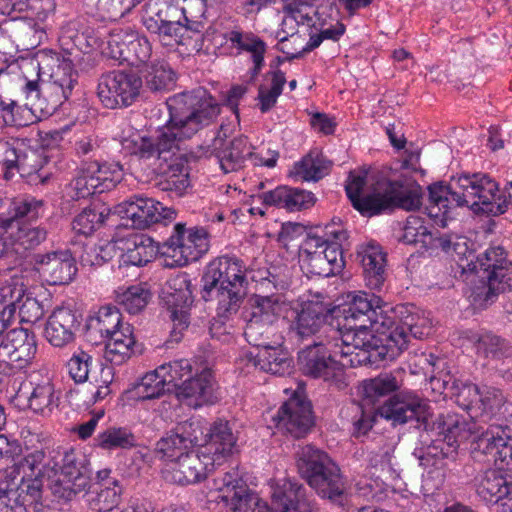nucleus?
<instances>
[{
    "mask_svg": "<svg viewBox=\"0 0 512 512\" xmlns=\"http://www.w3.org/2000/svg\"><path fill=\"white\" fill-rule=\"evenodd\" d=\"M104 218V211L97 207L84 209L74 218L72 229L80 235H91L104 222Z\"/></svg>",
    "mask_w": 512,
    "mask_h": 512,
    "instance_id": "obj_64",
    "label": "nucleus"
},
{
    "mask_svg": "<svg viewBox=\"0 0 512 512\" xmlns=\"http://www.w3.org/2000/svg\"><path fill=\"white\" fill-rule=\"evenodd\" d=\"M142 79L133 71H110L98 80L97 95L109 108L128 107L139 97Z\"/></svg>",
    "mask_w": 512,
    "mask_h": 512,
    "instance_id": "obj_9",
    "label": "nucleus"
},
{
    "mask_svg": "<svg viewBox=\"0 0 512 512\" xmlns=\"http://www.w3.org/2000/svg\"><path fill=\"white\" fill-rule=\"evenodd\" d=\"M422 197V188L416 182L400 183L385 180L380 182L376 210H379V214L395 208L406 211L417 210L422 205Z\"/></svg>",
    "mask_w": 512,
    "mask_h": 512,
    "instance_id": "obj_20",
    "label": "nucleus"
},
{
    "mask_svg": "<svg viewBox=\"0 0 512 512\" xmlns=\"http://www.w3.org/2000/svg\"><path fill=\"white\" fill-rule=\"evenodd\" d=\"M27 401L28 408L42 415L50 414L58 406V397L49 379L34 384Z\"/></svg>",
    "mask_w": 512,
    "mask_h": 512,
    "instance_id": "obj_46",
    "label": "nucleus"
},
{
    "mask_svg": "<svg viewBox=\"0 0 512 512\" xmlns=\"http://www.w3.org/2000/svg\"><path fill=\"white\" fill-rule=\"evenodd\" d=\"M324 336L308 343L298 353L300 370L307 376L329 381L341 373L342 361L336 360L335 351L324 344Z\"/></svg>",
    "mask_w": 512,
    "mask_h": 512,
    "instance_id": "obj_12",
    "label": "nucleus"
},
{
    "mask_svg": "<svg viewBox=\"0 0 512 512\" xmlns=\"http://www.w3.org/2000/svg\"><path fill=\"white\" fill-rule=\"evenodd\" d=\"M342 323L337 319L336 326L331 324L325 328L324 344L340 356L343 366L374 365L389 359L384 340H380L367 328L345 329Z\"/></svg>",
    "mask_w": 512,
    "mask_h": 512,
    "instance_id": "obj_6",
    "label": "nucleus"
},
{
    "mask_svg": "<svg viewBox=\"0 0 512 512\" xmlns=\"http://www.w3.org/2000/svg\"><path fill=\"white\" fill-rule=\"evenodd\" d=\"M170 392L172 391L158 368L153 372L147 373L135 387L137 397L142 400L159 398L163 394Z\"/></svg>",
    "mask_w": 512,
    "mask_h": 512,
    "instance_id": "obj_56",
    "label": "nucleus"
},
{
    "mask_svg": "<svg viewBox=\"0 0 512 512\" xmlns=\"http://www.w3.org/2000/svg\"><path fill=\"white\" fill-rule=\"evenodd\" d=\"M324 160L308 154L294 165L292 174L303 181H318L326 174Z\"/></svg>",
    "mask_w": 512,
    "mask_h": 512,
    "instance_id": "obj_63",
    "label": "nucleus"
},
{
    "mask_svg": "<svg viewBox=\"0 0 512 512\" xmlns=\"http://www.w3.org/2000/svg\"><path fill=\"white\" fill-rule=\"evenodd\" d=\"M57 466L58 462L52 459L46 460V454L42 449L34 450L26 453L14 463L13 470L9 476L13 477L12 475L16 473L17 476L22 477V480L36 476L50 479L51 472Z\"/></svg>",
    "mask_w": 512,
    "mask_h": 512,
    "instance_id": "obj_38",
    "label": "nucleus"
},
{
    "mask_svg": "<svg viewBox=\"0 0 512 512\" xmlns=\"http://www.w3.org/2000/svg\"><path fill=\"white\" fill-rule=\"evenodd\" d=\"M82 163L86 167V172L93 176L99 193L114 188L121 177L122 167L119 163L100 162L99 159Z\"/></svg>",
    "mask_w": 512,
    "mask_h": 512,
    "instance_id": "obj_45",
    "label": "nucleus"
},
{
    "mask_svg": "<svg viewBox=\"0 0 512 512\" xmlns=\"http://www.w3.org/2000/svg\"><path fill=\"white\" fill-rule=\"evenodd\" d=\"M479 285L472 289L475 304L488 306L495 302L497 296L512 290V262H504V266L489 270L478 278Z\"/></svg>",
    "mask_w": 512,
    "mask_h": 512,
    "instance_id": "obj_25",
    "label": "nucleus"
},
{
    "mask_svg": "<svg viewBox=\"0 0 512 512\" xmlns=\"http://www.w3.org/2000/svg\"><path fill=\"white\" fill-rule=\"evenodd\" d=\"M123 253L120 256L122 265L143 266L152 261L160 250L154 240L144 234L131 235L122 240Z\"/></svg>",
    "mask_w": 512,
    "mask_h": 512,
    "instance_id": "obj_34",
    "label": "nucleus"
},
{
    "mask_svg": "<svg viewBox=\"0 0 512 512\" xmlns=\"http://www.w3.org/2000/svg\"><path fill=\"white\" fill-rule=\"evenodd\" d=\"M267 343L255 345L259 347L257 354L251 359L255 367L273 375L283 376L290 374L293 368V360L289 353L281 347V337L266 340Z\"/></svg>",
    "mask_w": 512,
    "mask_h": 512,
    "instance_id": "obj_29",
    "label": "nucleus"
},
{
    "mask_svg": "<svg viewBox=\"0 0 512 512\" xmlns=\"http://www.w3.org/2000/svg\"><path fill=\"white\" fill-rule=\"evenodd\" d=\"M225 38L232 46L251 53L254 64L251 78H255L263 66L265 43L252 33H244L240 30L226 32Z\"/></svg>",
    "mask_w": 512,
    "mask_h": 512,
    "instance_id": "obj_43",
    "label": "nucleus"
},
{
    "mask_svg": "<svg viewBox=\"0 0 512 512\" xmlns=\"http://www.w3.org/2000/svg\"><path fill=\"white\" fill-rule=\"evenodd\" d=\"M202 283V298L216 301L217 315L222 318L237 313L247 294L245 268L236 258L222 256L211 261Z\"/></svg>",
    "mask_w": 512,
    "mask_h": 512,
    "instance_id": "obj_3",
    "label": "nucleus"
},
{
    "mask_svg": "<svg viewBox=\"0 0 512 512\" xmlns=\"http://www.w3.org/2000/svg\"><path fill=\"white\" fill-rule=\"evenodd\" d=\"M330 309L321 301H306L299 310H295L290 321L288 333L294 341L304 344L325 335L327 317Z\"/></svg>",
    "mask_w": 512,
    "mask_h": 512,
    "instance_id": "obj_13",
    "label": "nucleus"
},
{
    "mask_svg": "<svg viewBox=\"0 0 512 512\" xmlns=\"http://www.w3.org/2000/svg\"><path fill=\"white\" fill-rule=\"evenodd\" d=\"M144 79L147 88L153 92L169 89L174 82V73L164 62L146 64Z\"/></svg>",
    "mask_w": 512,
    "mask_h": 512,
    "instance_id": "obj_54",
    "label": "nucleus"
},
{
    "mask_svg": "<svg viewBox=\"0 0 512 512\" xmlns=\"http://www.w3.org/2000/svg\"><path fill=\"white\" fill-rule=\"evenodd\" d=\"M208 234L203 228H189L178 223L173 234L160 247L166 267H182L197 261L208 251Z\"/></svg>",
    "mask_w": 512,
    "mask_h": 512,
    "instance_id": "obj_8",
    "label": "nucleus"
},
{
    "mask_svg": "<svg viewBox=\"0 0 512 512\" xmlns=\"http://www.w3.org/2000/svg\"><path fill=\"white\" fill-rule=\"evenodd\" d=\"M430 331L429 321L425 317L408 309L402 311L397 326L385 339L389 360L395 359L407 348L410 337L422 339Z\"/></svg>",
    "mask_w": 512,
    "mask_h": 512,
    "instance_id": "obj_22",
    "label": "nucleus"
},
{
    "mask_svg": "<svg viewBox=\"0 0 512 512\" xmlns=\"http://www.w3.org/2000/svg\"><path fill=\"white\" fill-rule=\"evenodd\" d=\"M150 297L149 290L140 285H133L118 293L116 302L128 313L137 314L147 306Z\"/></svg>",
    "mask_w": 512,
    "mask_h": 512,
    "instance_id": "obj_57",
    "label": "nucleus"
},
{
    "mask_svg": "<svg viewBox=\"0 0 512 512\" xmlns=\"http://www.w3.org/2000/svg\"><path fill=\"white\" fill-rule=\"evenodd\" d=\"M366 184V173L364 172H350L345 190L348 198L350 199L353 207L359 211L363 216L371 217L379 214L376 210V204L380 194V182L378 187L373 192L361 197L360 193Z\"/></svg>",
    "mask_w": 512,
    "mask_h": 512,
    "instance_id": "obj_35",
    "label": "nucleus"
},
{
    "mask_svg": "<svg viewBox=\"0 0 512 512\" xmlns=\"http://www.w3.org/2000/svg\"><path fill=\"white\" fill-rule=\"evenodd\" d=\"M476 492L487 503H497L512 494V485L496 470H487L478 479Z\"/></svg>",
    "mask_w": 512,
    "mask_h": 512,
    "instance_id": "obj_42",
    "label": "nucleus"
},
{
    "mask_svg": "<svg viewBox=\"0 0 512 512\" xmlns=\"http://www.w3.org/2000/svg\"><path fill=\"white\" fill-rule=\"evenodd\" d=\"M217 465L213 456L202 454L199 446L170 464L165 471V477L179 485L195 484L204 480Z\"/></svg>",
    "mask_w": 512,
    "mask_h": 512,
    "instance_id": "obj_19",
    "label": "nucleus"
},
{
    "mask_svg": "<svg viewBox=\"0 0 512 512\" xmlns=\"http://www.w3.org/2000/svg\"><path fill=\"white\" fill-rule=\"evenodd\" d=\"M274 420L278 428L294 438H302L314 425L311 403L294 395L283 403Z\"/></svg>",
    "mask_w": 512,
    "mask_h": 512,
    "instance_id": "obj_23",
    "label": "nucleus"
},
{
    "mask_svg": "<svg viewBox=\"0 0 512 512\" xmlns=\"http://www.w3.org/2000/svg\"><path fill=\"white\" fill-rule=\"evenodd\" d=\"M36 352L34 333L25 328H15L8 331L0 342V363L4 369L21 370L31 364Z\"/></svg>",
    "mask_w": 512,
    "mask_h": 512,
    "instance_id": "obj_16",
    "label": "nucleus"
},
{
    "mask_svg": "<svg viewBox=\"0 0 512 512\" xmlns=\"http://www.w3.org/2000/svg\"><path fill=\"white\" fill-rule=\"evenodd\" d=\"M498 185L485 174H464L454 179L449 186H429L427 207L430 217L445 215L452 206H467L475 213L499 215L506 211L508 203L501 201Z\"/></svg>",
    "mask_w": 512,
    "mask_h": 512,
    "instance_id": "obj_2",
    "label": "nucleus"
},
{
    "mask_svg": "<svg viewBox=\"0 0 512 512\" xmlns=\"http://www.w3.org/2000/svg\"><path fill=\"white\" fill-rule=\"evenodd\" d=\"M382 417L391 421L392 425H402L416 421L426 429L429 405L421 397L411 392H402L387 400L379 409Z\"/></svg>",
    "mask_w": 512,
    "mask_h": 512,
    "instance_id": "obj_17",
    "label": "nucleus"
},
{
    "mask_svg": "<svg viewBox=\"0 0 512 512\" xmlns=\"http://www.w3.org/2000/svg\"><path fill=\"white\" fill-rule=\"evenodd\" d=\"M162 301L173 322L171 337L178 342L189 326V309L193 303L191 281L187 274H177L167 281L162 291Z\"/></svg>",
    "mask_w": 512,
    "mask_h": 512,
    "instance_id": "obj_11",
    "label": "nucleus"
},
{
    "mask_svg": "<svg viewBox=\"0 0 512 512\" xmlns=\"http://www.w3.org/2000/svg\"><path fill=\"white\" fill-rule=\"evenodd\" d=\"M175 394L182 402L197 408L211 400L213 385L212 374L209 369H204L200 374L185 379L182 384L175 389Z\"/></svg>",
    "mask_w": 512,
    "mask_h": 512,
    "instance_id": "obj_32",
    "label": "nucleus"
},
{
    "mask_svg": "<svg viewBox=\"0 0 512 512\" xmlns=\"http://www.w3.org/2000/svg\"><path fill=\"white\" fill-rule=\"evenodd\" d=\"M325 246V241L317 235H309L305 239L300 252L302 270L308 276H333V268H330L329 261L325 259V253L320 250Z\"/></svg>",
    "mask_w": 512,
    "mask_h": 512,
    "instance_id": "obj_33",
    "label": "nucleus"
},
{
    "mask_svg": "<svg viewBox=\"0 0 512 512\" xmlns=\"http://www.w3.org/2000/svg\"><path fill=\"white\" fill-rule=\"evenodd\" d=\"M304 487L291 479L278 484L272 493V505L277 512H297L304 502Z\"/></svg>",
    "mask_w": 512,
    "mask_h": 512,
    "instance_id": "obj_40",
    "label": "nucleus"
},
{
    "mask_svg": "<svg viewBox=\"0 0 512 512\" xmlns=\"http://www.w3.org/2000/svg\"><path fill=\"white\" fill-rule=\"evenodd\" d=\"M465 427L473 435L470 456L474 462L512 471V437L507 433V428L490 426L484 430L475 423L461 424L456 417L449 416L443 422L442 430L446 437L457 439L462 436Z\"/></svg>",
    "mask_w": 512,
    "mask_h": 512,
    "instance_id": "obj_5",
    "label": "nucleus"
},
{
    "mask_svg": "<svg viewBox=\"0 0 512 512\" xmlns=\"http://www.w3.org/2000/svg\"><path fill=\"white\" fill-rule=\"evenodd\" d=\"M98 446L111 449H128L136 446V438L125 428L110 427L97 436Z\"/></svg>",
    "mask_w": 512,
    "mask_h": 512,
    "instance_id": "obj_59",
    "label": "nucleus"
},
{
    "mask_svg": "<svg viewBox=\"0 0 512 512\" xmlns=\"http://www.w3.org/2000/svg\"><path fill=\"white\" fill-rule=\"evenodd\" d=\"M260 198L266 205L285 208L288 211L308 209L315 203L313 193L288 186H279L274 190L263 192Z\"/></svg>",
    "mask_w": 512,
    "mask_h": 512,
    "instance_id": "obj_31",
    "label": "nucleus"
},
{
    "mask_svg": "<svg viewBox=\"0 0 512 512\" xmlns=\"http://www.w3.org/2000/svg\"><path fill=\"white\" fill-rule=\"evenodd\" d=\"M168 118L158 133L137 136L130 143L131 153L147 161L154 170L166 173L163 190L181 196L190 186L189 173L183 165L169 163L179 151V143L209 126L220 112L218 103L202 88L183 92L166 102Z\"/></svg>",
    "mask_w": 512,
    "mask_h": 512,
    "instance_id": "obj_1",
    "label": "nucleus"
},
{
    "mask_svg": "<svg viewBox=\"0 0 512 512\" xmlns=\"http://www.w3.org/2000/svg\"><path fill=\"white\" fill-rule=\"evenodd\" d=\"M220 166L225 173L237 171L244 167L246 161H250L252 165H265L274 167L276 158H270L263 161L253 151L247 137H235L230 143L218 153Z\"/></svg>",
    "mask_w": 512,
    "mask_h": 512,
    "instance_id": "obj_27",
    "label": "nucleus"
},
{
    "mask_svg": "<svg viewBox=\"0 0 512 512\" xmlns=\"http://www.w3.org/2000/svg\"><path fill=\"white\" fill-rule=\"evenodd\" d=\"M42 167V155L36 150L24 149L20 155V160L15 171L23 178H32V182L36 183L37 180L44 182V177L39 174Z\"/></svg>",
    "mask_w": 512,
    "mask_h": 512,
    "instance_id": "obj_62",
    "label": "nucleus"
},
{
    "mask_svg": "<svg viewBox=\"0 0 512 512\" xmlns=\"http://www.w3.org/2000/svg\"><path fill=\"white\" fill-rule=\"evenodd\" d=\"M79 325L75 311L68 307H57L48 317L44 336L52 346L64 347L74 341Z\"/></svg>",
    "mask_w": 512,
    "mask_h": 512,
    "instance_id": "obj_28",
    "label": "nucleus"
},
{
    "mask_svg": "<svg viewBox=\"0 0 512 512\" xmlns=\"http://www.w3.org/2000/svg\"><path fill=\"white\" fill-rule=\"evenodd\" d=\"M30 65L33 70H37L38 76L46 75L51 79L54 93H61L65 100L70 97L77 83V73L73 70L71 60L53 51H42Z\"/></svg>",
    "mask_w": 512,
    "mask_h": 512,
    "instance_id": "obj_15",
    "label": "nucleus"
},
{
    "mask_svg": "<svg viewBox=\"0 0 512 512\" xmlns=\"http://www.w3.org/2000/svg\"><path fill=\"white\" fill-rule=\"evenodd\" d=\"M152 54L151 44L144 37L132 35V39L127 43H122L119 50V59L129 62L132 65L143 63L148 64Z\"/></svg>",
    "mask_w": 512,
    "mask_h": 512,
    "instance_id": "obj_53",
    "label": "nucleus"
},
{
    "mask_svg": "<svg viewBox=\"0 0 512 512\" xmlns=\"http://www.w3.org/2000/svg\"><path fill=\"white\" fill-rule=\"evenodd\" d=\"M306 33L300 34L296 18H292L289 13L284 16L281 29L277 32L276 38L278 39L277 49L286 54L289 60L302 57L306 51L304 47L299 52H294L296 48L290 47L291 42H299V46L305 42Z\"/></svg>",
    "mask_w": 512,
    "mask_h": 512,
    "instance_id": "obj_44",
    "label": "nucleus"
},
{
    "mask_svg": "<svg viewBox=\"0 0 512 512\" xmlns=\"http://www.w3.org/2000/svg\"><path fill=\"white\" fill-rule=\"evenodd\" d=\"M237 442V436L228 421L219 419L215 421L207 432L203 433L199 446L203 455L213 456V459L221 465L230 456Z\"/></svg>",
    "mask_w": 512,
    "mask_h": 512,
    "instance_id": "obj_26",
    "label": "nucleus"
},
{
    "mask_svg": "<svg viewBox=\"0 0 512 512\" xmlns=\"http://www.w3.org/2000/svg\"><path fill=\"white\" fill-rule=\"evenodd\" d=\"M183 2L184 0H149L145 5L143 23L165 45L170 44L168 40L177 41L183 30Z\"/></svg>",
    "mask_w": 512,
    "mask_h": 512,
    "instance_id": "obj_10",
    "label": "nucleus"
},
{
    "mask_svg": "<svg viewBox=\"0 0 512 512\" xmlns=\"http://www.w3.org/2000/svg\"><path fill=\"white\" fill-rule=\"evenodd\" d=\"M376 303H381L379 297L364 292L355 294L351 300L340 310L345 329H364L371 326V316L374 315Z\"/></svg>",
    "mask_w": 512,
    "mask_h": 512,
    "instance_id": "obj_30",
    "label": "nucleus"
},
{
    "mask_svg": "<svg viewBox=\"0 0 512 512\" xmlns=\"http://www.w3.org/2000/svg\"><path fill=\"white\" fill-rule=\"evenodd\" d=\"M118 213L123 219L131 221L135 229H146L152 224L174 219L176 211L165 207L162 203L151 198L133 196L118 207Z\"/></svg>",
    "mask_w": 512,
    "mask_h": 512,
    "instance_id": "obj_18",
    "label": "nucleus"
},
{
    "mask_svg": "<svg viewBox=\"0 0 512 512\" xmlns=\"http://www.w3.org/2000/svg\"><path fill=\"white\" fill-rule=\"evenodd\" d=\"M121 313L113 306L101 307L88 322V330L105 338L122 325Z\"/></svg>",
    "mask_w": 512,
    "mask_h": 512,
    "instance_id": "obj_51",
    "label": "nucleus"
},
{
    "mask_svg": "<svg viewBox=\"0 0 512 512\" xmlns=\"http://www.w3.org/2000/svg\"><path fill=\"white\" fill-rule=\"evenodd\" d=\"M0 512H28L17 489V476L0 480Z\"/></svg>",
    "mask_w": 512,
    "mask_h": 512,
    "instance_id": "obj_52",
    "label": "nucleus"
},
{
    "mask_svg": "<svg viewBox=\"0 0 512 512\" xmlns=\"http://www.w3.org/2000/svg\"><path fill=\"white\" fill-rule=\"evenodd\" d=\"M11 10L26 12V16L44 21L56 9L55 0H10Z\"/></svg>",
    "mask_w": 512,
    "mask_h": 512,
    "instance_id": "obj_60",
    "label": "nucleus"
},
{
    "mask_svg": "<svg viewBox=\"0 0 512 512\" xmlns=\"http://www.w3.org/2000/svg\"><path fill=\"white\" fill-rule=\"evenodd\" d=\"M203 438V427L199 420L190 419L177 426L159 439L155 453L161 459H167L172 464L180 456L186 455L195 446H199Z\"/></svg>",
    "mask_w": 512,
    "mask_h": 512,
    "instance_id": "obj_14",
    "label": "nucleus"
},
{
    "mask_svg": "<svg viewBox=\"0 0 512 512\" xmlns=\"http://www.w3.org/2000/svg\"><path fill=\"white\" fill-rule=\"evenodd\" d=\"M214 492H211L213 500L223 503L231 512H247L252 501V494L246 482L236 471L225 472L214 480Z\"/></svg>",
    "mask_w": 512,
    "mask_h": 512,
    "instance_id": "obj_21",
    "label": "nucleus"
},
{
    "mask_svg": "<svg viewBox=\"0 0 512 512\" xmlns=\"http://www.w3.org/2000/svg\"><path fill=\"white\" fill-rule=\"evenodd\" d=\"M35 268L49 285H65L77 272L75 260L68 251L37 254Z\"/></svg>",
    "mask_w": 512,
    "mask_h": 512,
    "instance_id": "obj_24",
    "label": "nucleus"
},
{
    "mask_svg": "<svg viewBox=\"0 0 512 512\" xmlns=\"http://www.w3.org/2000/svg\"><path fill=\"white\" fill-rule=\"evenodd\" d=\"M3 288H8L11 290V293L16 291L19 293V299L13 301V310L15 316L18 309L21 322L36 323L43 317L44 307L42 303L26 290L23 283L14 282Z\"/></svg>",
    "mask_w": 512,
    "mask_h": 512,
    "instance_id": "obj_41",
    "label": "nucleus"
},
{
    "mask_svg": "<svg viewBox=\"0 0 512 512\" xmlns=\"http://www.w3.org/2000/svg\"><path fill=\"white\" fill-rule=\"evenodd\" d=\"M366 285L371 289H380L385 281L386 257L381 247L370 244L359 252Z\"/></svg>",
    "mask_w": 512,
    "mask_h": 512,
    "instance_id": "obj_39",
    "label": "nucleus"
},
{
    "mask_svg": "<svg viewBox=\"0 0 512 512\" xmlns=\"http://www.w3.org/2000/svg\"><path fill=\"white\" fill-rule=\"evenodd\" d=\"M50 480L49 488L52 495L63 501H71L77 494L90 488V485L85 483L84 478L80 477L78 480H74L72 477L61 475L56 467L51 472Z\"/></svg>",
    "mask_w": 512,
    "mask_h": 512,
    "instance_id": "obj_49",
    "label": "nucleus"
},
{
    "mask_svg": "<svg viewBox=\"0 0 512 512\" xmlns=\"http://www.w3.org/2000/svg\"><path fill=\"white\" fill-rule=\"evenodd\" d=\"M285 305L279 293L270 295L252 294L241 311L246 323L244 335L252 345H262L278 334L277 322Z\"/></svg>",
    "mask_w": 512,
    "mask_h": 512,
    "instance_id": "obj_7",
    "label": "nucleus"
},
{
    "mask_svg": "<svg viewBox=\"0 0 512 512\" xmlns=\"http://www.w3.org/2000/svg\"><path fill=\"white\" fill-rule=\"evenodd\" d=\"M5 31L11 33L16 51L19 48L28 50L36 47L42 39L43 29L30 16L6 19Z\"/></svg>",
    "mask_w": 512,
    "mask_h": 512,
    "instance_id": "obj_37",
    "label": "nucleus"
},
{
    "mask_svg": "<svg viewBox=\"0 0 512 512\" xmlns=\"http://www.w3.org/2000/svg\"><path fill=\"white\" fill-rule=\"evenodd\" d=\"M504 262H510L506 259L505 250L500 247H490L483 254L479 255L476 261L468 264V269L475 274L477 278L484 276L489 270H495L504 266Z\"/></svg>",
    "mask_w": 512,
    "mask_h": 512,
    "instance_id": "obj_55",
    "label": "nucleus"
},
{
    "mask_svg": "<svg viewBox=\"0 0 512 512\" xmlns=\"http://www.w3.org/2000/svg\"><path fill=\"white\" fill-rule=\"evenodd\" d=\"M158 369L172 392L192 375V365L187 359L170 362Z\"/></svg>",
    "mask_w": 512,
    "mask_h": 512,
    "instance_id": "obj_61",
    "label": "nucleus"
},
{
    "mask_svg": "<svg viewBox=\"0 0 512 512\" xmlns=\"http://www.w3.org/2000/svg\"><path fill=\"white\" fill-rule=\"evenodd\" d=\"M105 339L104 357L113 364L124 363L134 352L136 341L133 327L128 323L120 325Z\"/></svg>",
    "mask_w": 512,
    "mask_h": 512,
    "instance_id": "obj_36",
    "label": "nucleus"
},
{
    "mask_svg": "<svg viewBox=\"0 0 512 512\" xmlns=\"http://www.w3.org/2000/svg\"><path fill=\"white\" fill-rule=\"evenodd\" d=\"M44 212V202L34 197L15 198L10 204L11 217L8 219L28 221L37 220Z\"/></svg>",
    "mask_w": 512,
    "mask_h": 512,
    "instance_id": "obj_58",
    "label": "nucleus"
},
{
    "mask_svg": "<svg viewBox=\"0 0 512 512\" xmlns=\"http://www.w3.org/2000/svg\"><path fill=\"white\" fill-rule=\"evenodd\" d=\"M299 475L322 499L344 507L348 501L349 485L339 465L325 452L313 445L300 447L296 453Z\"/></svg>",
    "mask_w": 512,
    "mask_h": 512,
    "instance_id": "obj_4",
    "label": "nucleus"
},
{
    "mask_svg": "<svg viewBox=\"0 0 512 512\" xmlns=\"http://www.w3.org/2000/svg\"><path fill=\"white\" fill-rule=\"evenodd\" d=\"M420 465L427 470V474L435 480V486L443 483L448 461L450 458L441 449L435 446L428 447L427 450L418 456Z\"/></svg>",
    "mask_w": 512,
    "mask_h": 512,
    "instance_id": "obj_50",
    "label": "nucleus"
},
{
    "mask_svg": "<svg viewBox=\"0 0 512 512\" xmlns=\"http://www.w3.org/2000/svg\"><path fill=\"white\" fill-rule=\"evenodd\" d=\"M402 382V372L399 370L381 373L377 377L364 382L363 392L365 397L373 402L378 397L399 390Z\"/></svg>",
    "mask_w": 512,
    "mask_h": 512,
    "instance_id": "obj_48",
    "label": "nucleus"
},
{
    "mask_svg": "<svg viewBox=\"0 0 512 512\" xmlns=\"http://www.w3.org/2000/svg\"><path fill=\"white\" fill-rule=\"evenodd\" d=\"M142 0H83L88 14L116 19L130 12Z\"/></svg>",
    "mask_w": 512,
    "mask_h": 512,
    "instance_id": "obj_47",
    "label": "nucleus"
}]
</instances>
